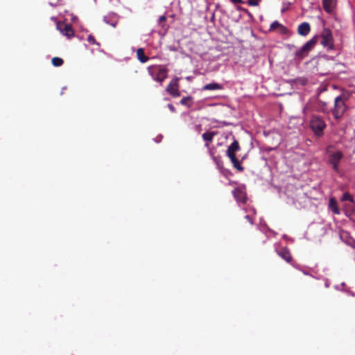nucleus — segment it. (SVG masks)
Masks as SVG:
<instances>
[{
    "instance_id": "1",
    "label": "nucleus",
    "mask_w": 355,
    "mask_h": 355,
    "mask_svg": "<svg viewBox=\"0 0 355 355\" xmlns=\"http://www.w3.org/2000/svg\"><path fill=\"white\" fill-rule=\"evenodd\" d=\"M326 153L328 155L329 163L332 165L333 169L338 172L340 160L343 156L342 152L336 150L332 146H329L326 148Z\"/></svg>"
},
{
    "instance_id": "2",
    "label": "nucleus",
    "mask_w": 355,
    "mask_h": 355,
    "mask_svg": "<svg viewBox=\"0 0 355 355\" xmlns=\"http://www.w3.org/2000/svg\"><path fill=\"white\" fill-rule=\"evenodd\" d=\"M148 70L153 79L160 83L168 77V69L164 66H150Z\"/></svg>"
},
{
    "instance_id": "3",
    "label": "nucleus",
    "mask_w": 355,
    "mask_h": 355,
    "mask_svg": "<svg viewBox=\"0 0 355 355\" xmlns=\"http://www.w3.org/2000/svg\"><path fill=\"white\" fill-rule=\"evenodd\" d=\"M318 41L317 35L309 40L301 49L295 52V57L298 60L303 59L309 55V53L314 48Z\"/></svg>"
},
{
    "instance_id": "4",
    "label": "nucleus",
    "mask_w": 355,
    "mask_h": 355,
    "mask_svg": "<svg viewBox=\"0 0 355 355\" xmlns=\"http://www.w3.org/2000/svg\"><path fill=\"white\" fill-rule=\"evenodd\" d=\"M310 126L315 135L321 137L323 135L326 124L321 118L313 116L310 121Z\"/></svg>"
},
{
    "instance_id": "5",
    "label": "nucleus",
    "mask_w": 355,
    "mask_h": 355,
    "mask_svg": "<svg viewBox=\"0 0 355 355\" xmlns=\"http://www.w3.org/2000/svg\"><path fill=\"white\" fill-rule=\"evenodd\" d=\"M346 109L347 106L343 98L340 96H337L334 101V108L333 110L334 117L336 119L340 118L345 113Z\"/></svg>"
},
{
    "instance_id": "6",
    "label": "nucleus",
    "mask_w": 355,
    "mask_h": 355,
    "mask_svg": "<svg viewBox=\"0 0 355 355\" xmlns=\"http://www.w3.org/2000/svg\"><path fill=\"white\" fill-rule=\"evenodd\" d=\"M321 44L328 49H334V40L332 33L329 29L325 28L321 33Z\"/></svg>"
},
{
    "instance_id": "7",
    "label": "nucleus",
    "mask_w": 355,
    "mask_h": 355,
    "mask_svg": "<svg viewBox=\"0 0 355 355\" xmlns=\"http://www.w3.org/2000/svg\"><path fill=\"white\" fill-rule=\"evenodd\" d=\"M56 27L60 33L66 36L68 39H71L74 36V31L71 24L64 21H58Z\"/></svg>"
},
{
    "instance_id": "8",
    "label": "nucleus",
    "mask_w": 355,
    "mask_h": 355,
    "mask_svg": "<svg viewBox=\"0 0 355 355\" xmlns=\"http://www.w3.org/2000/svg\"><path fill=\"white\" fill-rule=\"evenodd\" d=\"M179 80L180 78L178 77L173 78L166 88V92L173 97H178L180 96Z\"/></svg>"
},
{
    "instance_id": "9",
    "label": "nucleus",
    "mask_w": 355,
    "mask_h": 355,
    "mask_svg": "<svg viewBox=\"0 0 355 355\" xmlns=\"http://www.w3.org/2000/svg\"><path fill=\"white\" fill-rule=\"evenodd\" d=\"M269 31L277 32L279 34L285 35L287 33L288 30L286 26L281 24L279 21H275L270 24Z\"/></svg>"
},
{
    "instance_id": "10",
    "label": "nucleus",
    "mask_w": 355,
    "mask_h": 355,
    "mask_svg": "<svg viewBox=\"0 0 355 355\" xmlns=\"http://www.w3.org/2000/svg\"><path fill=\"white\" fill-rule=\"evenodd\" d=\"M240 150L239 144L236 140H234L232 144L228 147L227 150V155L229 158H234L236 157V153Z\"/></svg>"
},
{
    "instance_id": "11",
    "label": "nucleus",
    "mask_w": 355,
    "mask_h": 355,
    "mask_svg": "<svg viewBox=\"0 0 355 355\" xmlns=\"http://www.w3.org/2000/svg\"><path fill=\"white\" fill-rule=\"evenodd\" d=\"M275 249L277 254L286 261L288 262V251L286 247L282 246L281 244H277Z\"/></svg>"
},
{
    "instance_id": "12",
    "label": "nucleus",
    "mask_w": 355,
    "mask_h": 355,
    "mask_svg": "<svg viewBox=\"0 0 355 355\" xmlns=\"http://www.w3.org/2000/svg\"><path fill=\"white\" fill-rule=\"evenodd\" d=\"M232 194L237 201L245 203L246 201V196L245 193L239 188H236L233 190Z\"/></svg>"
},
{
    "instance_id": "13",
    "label": "nucleus",
    "mask_w": 355,
    "mask_h": 355,
    "mask_svg": "<svg viewBox=\"0 0 355 355\" xmlns=\"http://www.w3.org/2000/svg\"><path fill=\"white\" fill-rule=\"evenodd\" d=\"M311 30V27L309 23L303 22L298 26L297 32L300 35H307Z\"/></svg>"
},
{
    "instance_id": "14",
    "label": "nucleus",
    "mask_w": 355,
    "mask_h": 355,
    "mask_svg": "<svg viewBox=\"0 0 355 355\" xmlns=\"http://www.w3.org/2000/svg\"><path fill=\"white\" fill-rule=\"evenodd\" d=\"M217 135V132L214 131H207L202 134V137L204 141H206L205 146L209 148V142H211L214 137Z\"/></svg>"
},
{
    "instance_id": "15",
    "label": "nucleus",
    "mask_w": 355,
    "mask_h": 355,
    "mask_svg": "<svg viewBox=\"0 0 355 355\" xmlns=\"http://www.w3.org/2000/svg\"><path fill=\"white\" fill-rule=\"evenodd\" d=\"M322 6L327 12L331 13L336 6V3L334 0H322Z\"/></svg>"
},
{
    "instance_id": "16",
    "label": "nucleus",
    "mask_w": 355,
    "mask_h": 355,
    "mask_svg": "<svg viewBox=\"0 0 355 355\" xmlns=\"http://www.w3.org/2000/svg\"><path fill=\"white\" fill-rule=\"evenodd\" d=\"M137 59L142 63L147 62L149 59L148 57L145 55L144 51L141 48H139L137 50Z\"/></svg>"
},
{
    "instance_id": "17",
    "label": "nucleus",
    "mask_w": 355,
    "mask_h": 355,
    "mask_svg": "<svg viewBox=\"0 0 355 355\" xmlns=\"http://www.w3.org/2000/svg\"><path fill=\"white\" fill-rule=\"evenodd\" d=\"M222 88V85L216 83H209L203 87L204 90H218Z\"/></svg>"
},
{
    "instance_id": "18",
    "label": "nucleus",
    "mask_w": 355,
    "mask_h": 355,
    "mask_svg": "<svg viewBox=\"0 0 355 355\" xmlns=\"http://www.w3.org/2000/svg\"><path fill=\"white\" fill-rule=\"evenodd\" d=\"M329 207L331 209V210L335 214H339L340 211L339 209L337 207L336 201L334 198H331L329 202Z\"/></svg>"
},
{
    "instance_id": "19",
    "label": "nucleus",
    "mask_w": 355,
    "mask_h": 355,
    "mask_svg": "<svg viewBox=\"0 0 355 355\" xmlns=\"http://www.w3.org/2000/svg\"><path fill=\"white\" fill-rule=\"evenodd\" d=\"M192 97L191 96H186L183 97L180 101V104L188 107H191L192 105Z\"/></svg>"
},
{
    "instance_id": "20",
    "label": "nucleus",
    "mask_w": 355,
    "mask_h": 355,
    "mask_svg": "<svg viewBox=\"0 0 355 355\" xmlns=\"http://www.w3.org/2000/svg\"><path fill=\"white\" fill-rule=\"evenodd\" d=\"M232 163L233 164V166L234 168H236L239 171H243V167L241 166V162L237 159L236 157H234V158H230Z\"/></svg>"
},
{
    "instance_id": "21",
    "label": "nucleus",
    "mask_w": 355,
    "mask_h": 355,
    "mask_svg": "<svg viewBox=\"0 0 355 355\" xmlns=\"http://www.w3.org/2000/svg\"><path fill=\"white\" fill-rule=\"evenodd\" d=\"M52 64L55 67H60L63 64L64 61L62 58L54 57L51 60Z\"/></svg>"
},
{
    "instance_id": "22",
    "label": "nucleus",
    "mask_w": 355,
    "mask_h": 355,
    "mask_svg": "<svg viewBox=\"0 0 355 355\" xmlns=\"http://www.w3.org/2000/svg\"><path fill=\"white\" fill-rule=\"evenodd\" d=\"M342 200L343 201H346V200L352 201V197L351 196V195L349 193L346 192L343 195Z\"/></svg>"
},
{
    "instance_id": "23",
    "label": "nucleus",
    "mask_w": 355,
    "mask_h": 355,
    "mask_svg": "<svg viewBox=\"0 0 355 355\" xmlns=\"http://www.w3.org/2000/svg\"><path fill=\"white\" fill-rule=\"evenodd\" d=\"M87 41L90 44H96L97 45H99V44L96 42V40H95L94 37L93 35H89L88 36Z\"/></svg>"
},
{
    "instance_id": "24",
    "label": "nucleus",
    "mask_w": 355,
    "mask_h": 355,
    "mask_svg": "<svg viewBox=\"0 0 355 355\" xmlns=\"http://www.w3.org/2000/svg\"><path fill=\"white\" fill-rule=\"evenodd\" d=\"M260 0H248V3L252 6H257L259 5Z\"/></svg>"
},
{
    "instance_id": "25",
    "label": "nucleus",
    "mask_w": 355,
    "mask_h": 355,
    "mask_svg": "<svg viewBox=\"0 0 355 355\" xmlns=\"http://www.w3.org/2000/svg\"><path fill=\"white\" fill-rule=\"evenodd\" d=\"M166 20V17L164 15L160 16L159 18V23L162 24V22Z\"/></svg>"
},
{
    "instance_id": "26",
    "label": "nucleus",
    "mask_w": 355,
    "mask_h": 355,
    "mask_svg": "<svg viewBox=\"0 0 355 355\" xmlns=\"http://www.w3.org/2000/svg\"><path fill=\"white\" fill-rule=\"evenodd\" d=\"M168 107L172 112H175L176 110L175 107L172 104H168Z\"/></svg>"
},
{
    "instance_id": "27",
    "label": "nucleus",
    "mask_w": 355,
    "mask_h": 355,
    "mask_svg": "<svg viewBox=\"0 0 355 355\" xmlns=\"http://www.w3.org/2000/svg\"><path fill=\"white\" fill-rule=\"evenodd\" d=\"M245 218L250 223V224H252L253 223V221L251 218V217L249 216V215H246L245 216Z\"/></svg>"
},
{
    "instance_id": "28",
    "label": "nucleus",
    "mask_w": 355,
    "mask_h": 355,
    "mask_svg": "<svg viewBox=\"0 0 355 355\" xmlns=\"http://www.w3.org/2000/svg\"><path fill=\"white\" fill-rule=\"evenodd\" d=\"M231 1L234 3H243V1L242 0H231Z\"/></svg>"
}]
</instances>
